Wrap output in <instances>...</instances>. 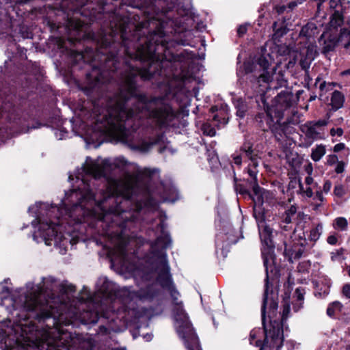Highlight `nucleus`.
Instances as JSON below:
<instances>
[{
  "label": "nucleus",
  "instance_id": "nucleus-1",
  "mask_svg": "<svg viewBox=\"0 0 350 350\" xmlns=\"http://www.w3.org/2000/svg\"><path fill=\"white\" fill-rule=\"evenodd\" d=\"M120 31L122 44L117 51V44L106 40L96 52L91 49L70 51L75 64L78 59L92 64L91 72L86 75L87 85L82 88L85 94L113 83L118 86L113 95L92 102L87 118L92 121L87 140L94 143L108 136L131 149L147 151L161 136L156 131L157 138L146 142L138 131L142 119L160 129L174 125L175 114L170 101L175 98V75L172 69L168 75L166 67L175 62L174 50L163 33L156 31L131 50L125 38L126 27H120Z\"/></svg>",
  "mask_w": 350,
  "mask_h": 350
},
{
  "label": "nucleus",
  "instance_id": "nucleus-2",
  "mask_svg": "<svg viewBox=\"0 0 350 350\" xmlns=\"http://www.w3.org/2000/svg\"><path fill=\"white\" fill-rule=\"evenodd\" d=\"M123 161L87 157L75 172L77 188L66 193L60 207L42 202L29 206V213L35 217L31 221L33 240L53 245L65 254L68 245L76 244L78 238L64 224L78 230L79 224H87L98 234L108 237L124 257L128 243L126 223L133 217V212L153 204V195L146 185L126 183L120 189L109 179L110 172Z\"/></svg>",
  "mask_w": 350,
  "mask_h": 350
},
{
  "label": "nucleus",
  "instance_id": "nucleus-3",
  "mask_svg": "<svg viewBox=\"0 0 350 350\" xmlns=\"http://www.w3.org/2000/svg\"><path fill=\"white\" fill-rule=\"evenodd\" d=\"M10 279L0 283V308H5L13 319L0 321L1 350H72L79 344L75 334L61 325L77 318L72 312L77 299L69 305L55 296L57 282L52 276L44 277L40 283L26 284L14 290Z\"/></svg>",
  "mask_w": 350,
  "mask_h": 350
},
{
  "label": "nucleus",
  "instance_id": "nucleus-4",
  "mask_svg": "<svg viewBox=\"0 0 350 350\" xmlns=\"http://www.w3.org/2000/svg\"><path fill=\"white\" fill-rule=\"evenodd\" d=\"M97 293L102 298L100 304L95 301L86 287H83L77 298V308L72 316L83 324H95L100 317L106 319L108 325L99 326L97 334L108 335L117 332L120 324H126L135 314L131 292L126 288L118 289L116 284L106 277H100L96 282Z\"/></svg>",
  "mask_w": 350,
  "mask_h": 350
},
{
  "label": "nucleus",
  "instance_id": "nucleus-5",
  "mask_svg": "<svg viewBox=\"0 0 350 350\" xmlns=\"http://www.w3.org/2000/svg\"><path fill=\"white\" fill-rule=\"evenodd\" d=\"M176 63H178L179 73L176 74V103H179L180 111H176V121L182 116L176 129L188 125L185 117L188 116L187 106L189 105L191 98L196 94V73L200 70L198 62V55L189 50L184 49L180 52L176 49Z\"/></svg>",
  "mask_w": 350,
  "mask_h": 350
},
{
  "label": "nucleus",
  "instance_id": "nucleus-6",
  "mask_svg": "<svg viewBox=\"0 0 350 350\" xmlns=\"http://www.w3.org/2000/svg\"><path fill=\"white\" fill-rule=\"evenodd\" d=\"M263 263L266 271L265 292L261 306L262 323L264 330L252 329L250 334V343L262 349L267 346L272 348L280 347L283 342V329H282L279 321H271L269 329L265 327L266 308L269 307V312L273 314L278 309V293L274 292L272 288L269 289V260L267 257L264 258Z\"/></svg>",
  "mask_w": 350,
  "mask_h": 350
},
{
  "label": "nucleus",
  "instance_id": "nucleus-7",
  "mask_svg": "<svg viewBox=\"0 0 350 350\" xmlns=\"http://www.w3.org/2000/svg\"><path fill=\"white\" fill-rule=\"evenodd\" d=\"M176 291V332L187 350H202L199 338Z\"/></svg>",
  "mask_w": 350,
  "mask_h": 350
},
{
  "label": "nucleus",
  "instance_id": "nucleus-8",
  "mask_svg": "<svg viewBox=\"0 0 350 350\" xmlns=\"http://www.w3.org/2000/svg\"><path fill=\"white\" fill-rule=\"evenodd\" d=\"M262 54L258 59L257 66L260 68L261 73L255 75L257 83L267 85V89H278L287 85V81L284 79L282 72H276V66L270 68L274 62L273 55L267 52L264 48L261 49Z\"/></svg>",
  "mask_w": 350,
  "mask_h": 350
},
{
  "label": "nucleus",
  "instance_id": "nucleus-9",
  "mask_svg": "<svg viewBox=\"0 0 350 350\" xmlns=\"http://www.w3.org/2000/svg\"><path fill=\"white\" fill-rule=\"evenodd\" d=\"M262 102L264 111L256 116V120L263 131L270 130L277 140L280 141L283 139L287 127L285 123H281L282 111L281 110L274 111L273 107H270L263 100Z\"/></svg>",
  "mask_w": 350,
  "mask_h": 350
},
{
  "label": "nucleus",
  "instance_id": "nucleus-10",
  "mask_svg": "<svg viewBox=\"0 0 350 350\" xmlns=\"http://www.w3.org/2000/svg\"><path fill=\"white\" fill-rule=\"evenodd\" d=\"M167 244L163 238H158L152 245V257L156 260V269L159 271L157 282L163 288H167L172 284L171 275L166 260L165 250Z\"/></svg>",
  "mask_w": 350,
  "mask_h": 350
},
{
  "label": "nucleus",
  "instance_id": "nucleus-11",
  "mask_svg": "<svg viewBox=\"0 0 350 350\" xmlns=\"http://www.w3.org/2000/svg\"><path fill=\"white\" fill-rule=\"evenodd\" d=\"M198 28L194 24H178L176 28V45L196 47L198 42Z\"/></svg>",
  "mask_w": 350,
  "mask_h": 350
},
{
  "label": "nucleus",
  "instance_id": "nucleus-12",
  "mask_svg": "<svg viewBox=\"0 0 350 350\" xmlns=\"http://www.w3.org/2000/svg\"><path fill=\"white\" fill-rule=\"evenodd\" d=\"M191 0H176V28L178 24H195Z\"/></svg>",
  "mask_w": 350,
  "mask_h": 350
},
{
  "label": "nucleus",
  "instance_id": "nucleus-13",
  "mask_svg": "<svg viewBox=\"0 0 350 350\" xmlns=\"http://www.w3.org/2000/svg\"><path fill=\"white\" fill-rule=\"evenodd\" d=\"M264 145L262 143L255 146L250 141H245L241 146V151L245 154V158L250 161V165L256 169L259 165L261 154L263 153Z\"/></svg>",
  "mask_w": 350,
  "mask_h": 350
},
{
  "label": "nucleus",
  "instance_id": "nucleus-14",
  "mask_svg": "<svg viewBox=\"0 0 350 350\" xmlns=\"http://www.w3.org/2000/svg\"><path fill=\"white\" fill-rule=\"evenodd\" d=\"M326 120H320L316 122L306 123L302 127V131L307 138L317 140L323 138L324 127L327 124Z\"/></svg>",
  "mask_w": 350,
  "mask_h": 350
},
{
  "label": "nucleus",
  "instance_id": "nucleus-15",
  "mask_svg": "<svg viewBox=\"0 0 350 350\" xmlns=\"http://www.w3.org/2000/svg\"><path fill=\"white\" fill-rule=\"evenodd\" d=\"M338 42L340 43L339 36L332 30L323 32L319 39L321 53L325 55L333 51Z\"/></svg>",
  "mask_w": 350,
  "mask_h": 350
},
{
  "label": "nucleus",
  "instance_id": "nucleus-16",
  "mask_svg": "<svg viewBox=\"0 0 350 350\" xmlns=\"http://www.w3.org/2000/svg\"><path fill=\"white\" fill-rule=\"evenodd\" d=\"M255 217L258 223L259 234L262 244L269 248L272 247L273 246L272 241V228L267 225L262 215L258 217L255 214Z\"/></svg>",
  "mask_w": 350,
  "mask_h": 350
},
{
  "label": "nucleus",
  "instance_id": "nucleus-17",
  "mask_svg": "<svg viewBox=\"0 0 350 350\" xmlns=\"http://www.w3.org/2000/svg\"><path fill=\"white\" fill-rule=\"evenodd\" d=\"M317 1V13L320 14L321 12L325 13V10H330L343 12L347 7L346 0H315Z\"/></svg>",
  "mask_w": 350,
  "mask_h": 350
},
{
  "label": "nucleus",
  "instance_id": "nucleus-18",
  "mask_svg": "<svg viewBox=\"0 0 350 350\" xmlns=\"http://www.w3.org/2000/svg\"><path fill=\"white\" fill-rule=\"evenodd\" d=\"M293 94L288 91H282L275 98V105L269 106L273 108V111L281 110L282 116L284 111L289 108L293 103Z\"/></svg>",
  "mask_w": 350,
  "mask_h": 350
},
{
  "label": "nucleus",
  "instance_id": "nucleus-19",
  "mask_svg": "<svg viewBox=\"0 0 350 350\" xmlns=\"http://www.w3.org/2000/svg\"><path fill=\"white\" fill-rule=\"evenodd\" d=\"M83 23L75 18H70L67 21L66 28L68 31V40L71 42L79 41L81 38L83 36L81 35Z\"/></svg>",
  "mask_w": 350,
  "mask_h": 350
},
{
  "label": "nucleus",
  "instance_id": "nucleus-20",
  "mask_svg": "<svg viewBox=\"0 0 350 350\" xmlns=\"http://www.w3.org/2000/svg\"><path fill=\"white\" fill-rule=\"evenodd\" d=\"M287 25L288 23H286L285 21H283L282 23H280L279 21H275L273 23V29L274 33L273 38L275 42L279 41L280 38L287 33L288 31Z\"/></svg>",
  "mask_w": 350,
  "mask_h": 350
},
{
  "label": "nucleus",
  "instance_id": "nucleus-21",
  "mask_svg": "<svg viewBox=\"0 0 350 350\" xmlns=\"http://www.w3.org/2000/svg\"><path fill=\"white\" fill-rule=\"evenodd\" d=\"M156 295L157 291L154 284L148 285L137 291V297L142 301L151 300Z\"/></svg>",
  "mask_w": 350,
  "mask_h": 350
},
{
  "label": "nucleus",
  "instance_id": "nucleus-22",
  "mask_svg": "<svg viewBox=\"0 0 350 350\" xmlns=\"http://www.w3.org/2000/svg\"><path fill=\"white\" fill-rule=\"evenodd\" d=\"M342 13V12H340V10H338L332 14L329 30H332V32L337 33L338 27H341V25L343 24V17Z\"/></svg>",
  "mask_w": 350,
  "mask_h": 350
},
{
  "label": "nucleus",
  "instance_id": "nucleus-23",
  "mask_svg": "<svg viewBox=\"0 0 350 350\" xmlns=\"http://www.w3.org/2000/svg\"><path fill=\"white\" fill-rule=\"evenodd\" d=\"M296 213L297 208L295 206H291L290 208L285 211L282 217V222L285 224L284 226H281L282 229L284 230H288L287 225L292 223L293 220L295 219Z\"/></svg>",
  "mask_w": 350,
  "mask_h": 350
},
{
  "label": "nucleus",
  "instance_id": "nucleus-24",
  "mask_svg": "<svg viewBox=\"0 0 350 350\" xmlns=\"http://www.w3.org/2000/svg\"><path fill=\"white\" fill-rule=\"evenodd\" d=\"M306 243V240H304V243L300 244V247L298 249H294L292 251L288 250L286 248L284 250V253L288 256V260L293 262V260H298L301 258L304 254V245Z\"/></svg>",
  "mask_w": 350,
  "mask_h": 350
},
{
  "label": "nucleus",
  "instance_id": "nucleus-25",
  "mask_svg": "<svg viewBox=\"0 0 350 350\" xmlns=\"http://www.w3.org/2000/svg\"><path fill=\"white\" fill-rule=\"evenodd\" d=\"M344 95L339 91L335 90L331 97V105L334 110H338L343 106Z\"/></svg>",
  "mask_w": 350,
  "mask_h": 350
},
{
  "label": "nucleus",
  "instance_id": "nucleus-26",
  "mask_svg": "<svg viewBox=\"0 0 350 350\" xmlns=\"http://www.w3.org/2000/svg\"><path fill=\"white\" fill-rule=\"evenodd\" d=\"M323 230V226L322 223L313 224L310 230L309 239L311 241L316 242L322 234Z\"/></svg>",
  "mask_w": 350,
  "mask_h": 350
},
{
  "label": "nucleus",
  "instance_id": "nucleus-27",
  "mask_svg": "<svg viewBox=\"0 0 350 350\" xmlns=\"http://www.w3.org/2000/svg\"><path fill=\"white\" fill-rule=\"evenodd\" d=\"M234 105L237 109V116L241 118H243L248 109L246 103L241 98H238L234 99Z\"/></svg>",
  "mask_w": 350,
  "mask_h": 350
},
{
  "label": "nucleus",
  "instance_id": "nucleus-28",
  "mask_svg": "<svg viewBox=\"0 0 350 350\" xmlns=\"http://www.w3.org/2000/svg\"><path fill=\"white\" fill-rule=\"evenodd\" d=\"M340 43L350 53V30L346 28L340 29L339 34Z\"/></svg>",
  "mask_w": 350,
  "mask_h": 350
},
{
  "label": "nucleus",
  "instance_id": "nucleus-29",
  "mask_svg": "<svg viewBox=\"0 0 350 350\" xmlns=\"http://www.w3.org/2000/svg\"><path fill=\"white\" fill-rule=\"evenodd\" d=\"M318 33L317 27L314 23H309L304 26L300 32V34L308 38L314 37Z\"/></svg>",
  "mask_w": 350,
  "mask_h": 350
},
{
  "label": "nucleus",
  "instance_id": "nucleus-30",
  "mask_svg": "<svg viewBox=\"0 0 350 350\" xmlns=\"http://www.w3.org/2000/svg\"><path fill=\"white\" fill-rule=\"evenodd\" d=\"M326 150L325 146L323 144L317 145L312 150L311 159L317 162L325 154Z\"/></svg>",
  "mask_w": 350,
  "mask_h": 350
},
{
  "label": "nucleus",
  "instance_id": "nucleus-31",
  "mask_svg": "<svg viewBox=\"0 0 350 350\" xmlns=\"http://www.w3.org/2000/svg\"><path fill=\"white\" fill-rule=\"evenodd\" d=\"M333 227L335 230L345 231L347 229L348 221L343 217H337L333 221Z\"/></svg>",
  "mask_w": 350,
  "mask_h": 350
},
{
  "label": "nucleus",
  "instance_id": "nucleus-32",
  "mask_svg": "<svg viewBox=\"0 0 350 350\" xmlns=\"http://www.w3.org/2000/svg\"><path fill=\"white\" fill-rule=\"evenodd\" d=\"M298 183L299 194H301L303 197H306L309 198L313 197L314 193L312 190L314 187L308 185H306V187H304L300 180H298Z\"/></svg>",
  "mask_w": 350,
  "mask_h": 350
},
{
  "label": "nucleus",
  "instance_id": "nucleus-33",
  "mask_svg": "<svg viewBox=\"0 0 350 350\" xmlns=\"http://www.w3.org/2000/svg\"><path fill=\"white\" fill-rule=\"evenodd\" d=\"M202 131L204 135L213 137L216 134V131L215 128L211 125V124L206 123L202 126Z\"/></svg>",
  "mask_w": 350,
  "mask_h": 350
},
{
  "label": "nucleus",
  "instance_id": "nucleus-34",
  "mask_svg": "<svg viewBox=\"0 0 350 350\" xmlns=\"http://www.w3.org/2000/svg\"><path fill=\"white\" fill-rule=\"evenodd\" d=\"M275 50L280 56H286L291 53V48L286 44H278L276 45Z\"/></svg>",
  "mask_w": 350,
  "mask_h": 350
},
{
  "label": "nucleus",
  "instance_id": "nucleus-35",
  "mask_svg": "<svg viewBox=\"0 0 350 350\" xmlns=\"http://www.w3.org/2000/svg\"><path fill=\"white\" fill-rule=\"evenodd\" d=\"M251 167H254L252 165H250L249 164L248 174H249L250 176L254 179V186L253 187L254 191L255 193H258V191L260 189V187L257 184V178H256L257 170L251 169Z\"/></svg>",
  "mask_w": 350,
  "mask_h": 350
},
{
  "label": "nucleus",
  "instance_id": "nucleus-36",
  "mask_svg": "<svg viewBox=\"0 0 350 350\" xmlns=\"http://www.w3.org/2000/svg\"><path fill=\"white\" fill-rule=\"evenodd\" d=\"M75 287L71 284H68L67 282H62L59 284V290L63 294H69L72 292L75 291Z\"/></svg>",
  "mask_w": 350,
  "mask_h": 350
},
{
  "label": "nucleus",
  "instance_id": "nucleus-37",
  "mask_svg": "<svg viewBox=\"0 0 350 350\" xmlns=\"http://www.w3.org/2000/svg\"><path fill=\"white\" fill-rule=\"evenodd\" d=\"M313 200L319 201V203H316V204H314V205H313L314 206L313 209L314 211H317L321 206V203L324 200V197L323 196L322 191H317L315 196L313 197Z\"/></svg>",
  "mask_w": 350,
  "mask_h": 350
},
{
  "label": "nucleus",
  "instance_id": "nucleus-38",
  "mask_svg": "<svg viewBox=\"0 0 350 350\" xmlns=\"http://www.w3.org/2000/svg\"><path fill=\"white\" fill-rule=\"evenodd\" d=\"M332 83H327L325 81H322L319 84V90L321 93L319 94V98H321L323 96V94L324 92H327L328 90H331Z\"/></svg>",
  "mask_w": 350,
  "mask_h": 350
},
{
  "label": "nucleus",
  "instance_id": "nucleus-39",
  "mask_svg": "<svg viewBox=\"0 0 350 350\" xmlns=\"http://www.w3.org/2000/svg\"><path fill=\"white\" fill-rule=\"evenodd\" d=\"M289 312H290V306L288 304H285L283 307L281 323L279 322L280 323L282 328V324L284 323V321H286L287 318L288 317Z\"/></svg>",
  "mask_w": 350,
  "mask_h": 350
},
{
  "label": "nucleus",
  "instance_id": "nucleus-40",
  "mask_svg": "<svg viewBox=\"0 0 350 350\" xmlns=\"http://www.w3.org/2000/svg\"><path fill=\"white\" fill-rule=\"evenodd\" d=\"M243 157H245V154L243 153L241 150L239 154L234 153L232 154V158L234 163L238 166L241 165Z\"/></svg>",
  "mask_w": 350,
  "mask_h": 350
},
{
  "label": "nucleus",
  "instance_id": "nucleus-41",
  "mask_svg": "<svg viewBox=\"0 0 350 350\" xmlns=\"http://www.w3.org/2000/svg\"><path fill=\"white\" fill-rule=\"evenodd\" d=\"M334 193L338 197L343 196L345 193L344 187L342 185H336L334 187Z\"/></svg>",
  "mask_w": 350,
  "mask_h": 350
},
{
  "label": "nucleus",
  "instance_id": "nucleus-42",
  "mask_svg": "<svg viewBox=\"0 0 350 350\" xmlns=\"http://www.w3.org/2000/svg\"><path fill=\"white\" fill-rule=\"evenodd\" d=\"M312 168L310 169V171L308 172L309 174H310V173L312 172ZM305 183L306 185L308 186H311V187H317V183H314V180H313V178L310 176V175H308L307 177H306L305 178Z\"/></svg>",
  "mask_w": 350,
  "mask_h": 350
},
{
  "label": "nucleus",
  "instance_id": "nucleus-43",
  "mask_svg": "<svg viewBox=\"0 0 350 350\" xmlns=\"http://www.w3.org/2000/svg\"><path fill=\"white\" fill-rule=\"evenodd\" d=\"M338 162V159L336 154H329L327 157V164L333 165Z\"/></svg>",
  "mask_w": 350,
  "mask_h": 350
},
{
  "label": "nucleus",
  "instance_id": "nucleus-44",
  "mask_svg": "<svg viewBox=\"0 0 350 350\" xmlns=\"http://www.w3.org/2000/svg\"><path fill=\"white\" fill-rule=\"evenodd\" d=\"M300 66L303 70L306 72V80L308 79V80L310 79L308 74V68L310 67L309 64L306 60H301L300 62Z\"/></svg>",
  "mask_w": 350,
  "mask_h": 350
},
{
  "label": "nucleus",
  "instance_id": "nucleus-45",
  "mask_svg": "<svg viewBox=\"0 0 350 350\" xmlns=\"http://www.w3.org/2000/svg\"><path fill=\"white\" fill-rule=\"evenodd\" d=\"M345 163L343 161H338L336 163V166L335 167V172L337 174L342 173L345 170Z\"/></svg>",
  "mask_w": 350,
  "mask_h": 350
},
{
  "label": "nucleus",
  "instance_id": "nucleus-46",
  "mask_svg": "<svg viewBox=\"0 0 350 350\" xmlns=\"http://www.w3.org/2000/svg\"><path fill=\"white\" fill-rule=\"evenodd\" d=\"M342 134H343V130L341 128H337V129L332 128L330 130V135L332 136H335V135L342 136Z\"/></svg>",
  "mask_w": 350,
  "mask_h": 350
},
{
  "label": "nucleus",
  "instance_id": "nucleus-47",
  "mask_svg": "<svg viewBox=\"0 0 350 350\" xmlns=\"http://www.w3.org/2000/svg\"><path fill=\"white\" fill-rule=\"evenodd\" d=\"M342 294L350 299V284H346L342 287Z\"/></svg>",
  "mask_w": 350,
  "mask_h": 350
},
{
  "label": "nucleus",
  "instance_id": "nucleus-48",
  "mask_svg": "<svg viewBox=\"0 0 350 350\" xmlns=\"http://www.w3.org/2000/svg\"><path fill=\"white\" fill-rule=\"evenodd\" d=\"M247 26L245 25H241L237 29V33L239 37L243 36L245 35L247 32Z\"/></svg>",
  "mask_w": 350,
  "mask_h": 350
},
{
  "label": "nucleus",
  "instance_id": "nucleus-49",
  "mask_svg": "<svg viewBox=\"0 0 350 350\" xmlns=\"http://www.w3.org/2000/svg\"><path fill=\"white\" fill-rule=\"evenodd\" d=\"M305 0H297V1H293L288 3V8L291 10H292L293 8H295L298 4H301L304 3Z\"/></svg>",
  "mask_w": 350,
  "mask_h": 350
},
{
  "label": "nucleus",
  "instance_id": "nucleus-50",
  "mask_svg": "<svg viewBox=\"0 0 350 350\" xmlns=\"http://www.w3.org/2000/svg\"><path fill=\"white\" fill-rule=\"evenodd\" d=\"M331 187H332V183L330 180H327L323 184V191L325 193H327L330 191Z\"/></svg>",
  "mask_w": 350,
  "mask_h": 350
},
{
  "label": "nucleus",
  "instance_id": "nucleus-51",
  "mask_svg": "<svg viewBox=\"0 0 350 350\" xmlns=\"http://www.w3.org/2000/svg\"><path fill=\"white\" fill-rule=\"evenodd\" d=\"M66 134L67 132L62 130L57 131L55 133V135L58 139H63L66 137Z\"/></svg>",
  "mask_w": 350,
  "mask_h": 350
},
{
  "label": "nucleus",
  "instance_id": "nucleus-52",
  "mask_svg": "<svg viewBox=\"0 0 350 350\" xmlns=\"http://www.w3.org/2000/svg\"><path fill=\"white\" fill-rule=\"evenodd\" d=\"M345 148V144H343V143H338V144H336L334 146V151L335 152H338L344 150Z\"/></svg>",
  "mask_w": 350,
  "mask_h": 350
},
{
  "label": "nucleus",
  "instance_id": "nucleus-53",
  "mask_svg": "<svg viewBox=\"0 0 350 350\" xmlns=\"http://www.w3.org/2000/svg\"><path fill=\"white\" fill-rule=\"evenodd\" d=\"M243 68L245 70V74L252 72L253 71L252 70V65L250 62L244 63Z\"/></svg>",
  "mask_w": 350,
  "mask_h": 350
},
{
  "label": "nucleus",
  "instance_id": "nucleus-54",
  "mask_svg": "<svg viewBox=\"0 0 350 350\" xmlns=\"http://www.w3.org/2000/svg\"><path fill=\"white\" fill-rule=\"evenodd\" d=\"M327 241L330 245L336 244L338 239L334 235H330L327 237Z\"/></svg>",
  "mask_w": 350,
  "mask_h": 350
},
{
  "label": "nucleus",
  "instance_id": "nucleus-55",
  "mask_svg": "<svg viewBox=\"0 0 350 350\" xmlns=\"http://www.w3.org/2000/svg\"><path fill=\"white\" fill-rule=\"evenodd\" d=\"M296 293L297 294V301L299 302V304L301 306L304 300V295L300 293L299 289L296 290Z\"/></svg>",
  "mask_w": 350,
  "mask_h": 350
},
{
  "label": "nucleus",
  "instance_id": "nucleus-56",
  "mask_svg": "<svg viewBox=\"0 0 350 350\" xmlns=\"http://www.w3.org/2000/svg\"><path fill=\"white\" fill-rule=\"evenodd\" d=\"M213 120L215 121H217L219 123H221V124H226L228 123V120L226 119L225 118H224L222 119V120H220L219 119H218V115H215L213 116Z\"/></svg>",
  "mask_w": 350,
  "mask_h": 350
},
{
  "label": "nucleus",
  "instance_id": "nucleus-57",
  "mask_svg": "<svg viewBox=\"0 0 350 350\" xmlns=\"http://www.w3.org/2000/svg\"><path fill=\"white\" fill-rule=\"evenodd\" d=\"M275 9L278 14H282L286 10V7L285 5H281L276 7Z\"/></svg>",
  "mask_w": 350,
  "mask_h": 350
},
{
  "label": "nucleus",
  "instance_id": "nucleus-58",
  "mask_svg": "<svg viewBox=\"0 0 350 350\" xmlns=\"http://www.w3.org/2000/svg\"><path fill=\"white\" fill-rule=\"evenodd\" d=\"M327 314L329 317H332L334 314V309L332 307H328L327 309Z\"/></svg>",
  "mask_w": 350,
  "mask_h": 350
},
{
  "label": "nucleus",
  "instance_id": "nucleus-59",
  "mask_svg": "<svg viewBox=\"0 0 350 350\" xmlns=\"http://www.w3.org/2000/svg\"><path fill=\"white\" fill-rule=\"evenodd\" d=\"M144 338L146 341H150L152 339V334H147L146 335H144Z\"/></svg>",
  "mask_w": 350,
  "mask_h": 350
},
{
  "label": "nucleus",
  "instance_id": "nucleus-60",
  "mask_svg": "<svg viewBox=\"0 0 350 350\" xmlns=\"http://www.w3.org/2000/svg\"><path fill=\"white\" fill-rule=\"evenodd\" d=\"M322 80H321V78L320 77H318L316 80H315V83H314V85L317 86V84L319 83V82H321Z\"/></svg>",
  "mask_w": 350,
  "mask_h": 350
},
{
  "label": "nucleus",
  "instance_id": "nucleus-61",
  "mask_svg": "<svg viewBox=\"0 0 350 350\" xmlns=\"http://www.w3.org/2000/svg\"><path fill=\"white\" fill-rule=\"evenodd\" d=\"M342 75H350V68L342 72Z\"/></svg>",
  "mask_w": 350,
  "mask_h": 350
},
{
  "label": "nucleus",
  "instance_id": "nucleus-62",
  "mask_svg": "<svg viewBox=\"0 0 350 350\" xmlns=\"http://www.w3.org/2000/svg\"><path fill=\"white\" fill-rule=\"evenodd\" d=\"M1 113H3L4 112H7V107H6V105L3 107H1V111H0Z\"/></svg>",
  "mask_w": 350,
  "mask_h": 350
},
{
  "label": "nucleus",
  "instance_id": "nucleus-63",
  "mask_svg": "<svg viewBox=\"0 0 350 350\" xmlns=\"http://www.w3.org/2000/svg\"><path fill=\"white\" fill-rule=\"evenodd\" d=\"M317 96L315 94L311 95L310 98H309V101L314 100L317 98Z\"/></svg>",
  "mask_w": 350,
  "mask_h": 350
},
{
  "label": "nucleus",
  "instance_id": "nucleus-64",
  "mask_svg": "<svg viewBox=\"0 0 350 350\" xmlns=\"http://www.w3.org/2000/svg\"><path fill=\"white\" fill-rule=\"evenodd\" d=\"M85 4V1L84 0H82L81 2H79L77 5L78 6H83Z\"/></svg>",
  "mask_w": 350,
  "mask_h": 350
}]
</instances>
